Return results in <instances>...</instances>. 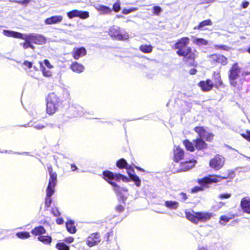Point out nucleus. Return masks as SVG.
<instances>
[{
	"label": "nucleus",
	"instance_id": "obj_1",
	"mask_svg": "<svg viewBox=\"0 0 250 250\" xmlns=\"http://www.w3.org/2000/svg\"><path fill=\"white\" fill-rule=\"evenodd\" d=\"M189 41L190 39L188 37L182 38L174 44V48L178 50L176 51L177 55L184 57L183 61L184 63L188 66H192L195 64V53L196 51L190 47H187Z\"/></svg>",
	"mask_w": 250,
	"mask_h": 250
},
{
	"label": "nucleus",
	"instance_id": "obj_2",
	"mask_svg": "<svg viewBox=\"0 0 250 250\" xmlns=\"http://www.w3.org/2000/svg\"><path fill=\"white\" fill-rule=\"evenodd\" d=\"M103 179L105 181L107 182L109 184L111 185L113 187V189L116 193L121 196L122 201L124 202L126 200V196L122 194L123 192H126L127 191V188L124 187H121L117 185L116 183L113 182V181L117 182H119L120 181L123 182H128L130 179L127 178L126 176L121 174L120 173H113L108 170H105L103 172Z\"/></svg>",
	"mask_w": 250,
	"mask_h": 250
},
{
	"label": "nucleus",
	"instance_id": "obj_3",
	"mask_svg": "<svg viewBox=\"0 0 250 250\" xmlns=\"http://www.w3.org/2000/svg\"><path fill=\"white\" fill-rule=\"evenodd\" d=\"M2 34L7 37L22 40L25 42H32L35 44L42 45L46 42L44 36L39 34H22L6 29L3 30Z\"/></svg>",
	"mask_w": 250,
	"mask_h": 250
},
{
	"label": "nucleus",
	"instance_id": "obj_4",
	"mask_svg": "<svg viewBox=\"0 0 250 250\" xmlns=\"http://www.w3.org/2000/svg\"><path fill=\"white\" fill-rule=\"evenodd\" d=\"M187 219L194 224H197L199 221H207L213 216L211 212H196L187 211L185 212Z\"/></svg>",
	"mask_w": 250,
	"mask_h": 250
},
{
	"label": "nucleus",
	"instance_id": "obj_5",
	"mask_svg": "<svg viewBox=\"0 0 250 250\" xmlns=\"http://www.w3.org/2000/svg\"><path fill=\"white\" fill-rule=\"evenodd\" d=\"M60 104V100L54 93H49L46 97V113L54 114Z\"/></svg>",
	"mask_w": 250,
	"mask_h": 250
},
{
	"label": "nucleus",
	"instance_id": "obj_6",
	"mask_svg": "<svg viewBox=\"0 0 250 250\" xmlns=\"http://www.w3.org/2000/svg\"><path fill=\"white\" fill-rule=\"evenodd\" d=\"M116 167L120 169H126L127 170H128V175H129L130 181L135 183V185H136V187H140L141 180H140L139 176L136 175V174L130 173L129 171L132 170L133 172V170L130 165H127V162L125 159L121 158L117 160V161H116Z\"/></svg>",
	"mask_w": 250,
	"mask_h": 250
},
{
	"label": "nucleus",
	"instance_id": "obj_7",
	"mask_svg": "<svg viewBox=\"0 0 250 250\" xmlns=\"http://www.w3.org/2000/svg\"><path fill=\"white\" fill-rule=\"evenodd\" d=\"M109 36L116 41H125L128 39V34L119 26L113 25L108 29Z\"/></svg>",
	"mask_w": 250,
	"mask_h": 250
},
{
	"label": "nucleus",
	"instance_id": "obj_8",
	"mask_svg": "<svg viewBox=\"0 0 250 250\" xmlns=\"http://www.w3.org/2000/svg\"><path fill=\"white\" fill-rule=\"evenodd\" d=\"M240 73V68L238 65V63L233 64L232 67L229 71V82L231 86L236 87L238 86V83L236 80L238 79Z\"/></svg>",
	"mask_w": 250,
	"mask_h": 250
},
{
	"label": "nucleus",
	"instance_id": "obj_9",
	"mask_svg": "<svg viewBox=\"0 0 250 250\" xmlns=\"http://www.w3.org/2000/svg\"><path fill=\"white\" fill-rule=\"evenodd\" d=\"M226 178L225 177H220L219 176L209 175L204 177L203 178L199 179L197 180L198 184L203 188L207 187L208 184L213 183L219 182L221 180Z\"/></svg>",
	"mask_w": 250,
	"mask_h": 250
},
{
	"label": "nucleus",
	"instance_id": "obj_10",
	"mask_svg": "<svg viewBox=\"0 0 250 250\" xmlns=\"http://www.w3.org/2000/svg\"><path fill=\"white\" fill-rule=\"evenodd\" d=\"M194 131L199 136L197 139L205 140L208 142H210L213 139L214 136L213 134L206 131V130L202 126L195 127Z\"/></svg>",
	"mask_w": 250,
	"mask_h": 250
},
{
	"label": "nucleus",
	"instance_id": "obj_11",
	"mask_svg": "<svg viewBox=\"0 0 250 250\" xmlns=\"http://www.w3.org/2000/svg\"><path fill=\"white\" fill-rule=\"evenodd\" d=\"M224 162L225 159L224 158L219 155H217L210 160L209 165L214 169L218 170L222 167Z\"/></svg>",
	"mask_w": 250,
	"mask_h": 250
},
{
	"label": "nucleus",
	"instance_id": "obj_12",
	"mask_svg": "<svg viewBox=\"0 0 250 250\" xmlns=\"http://www.w3.org/2000/svg\"><path fill=\"white\" fill-rule=\"evenodd\" d=\"M101 242V236L99 232L92 233L87 237L86 244L90 248L98 245Z\"/></svg>",
	"mask_w": 250,
	"mask_h": 250
},
{
	"label": "nucleus",
	"instance_id": "obj_13",
	"mask_svg": "<svg viewBox=\"0 0 250 250\" xmlns=\"http://www.w3.org/2000/svg\"><path fill=\"white\" fill-rule=\"evenodd\" d=\"M240 208L243 212L250 214V197H245L240 201Z\"/></svg>",
	"mask_w": 250,
	"mask_h": 250
},
{
	"label": "nucleus",
	"instance_id": "obj_14",
	"mask_svg": "<svg viewBox=\"0 0 250 250\" xmlns=\"http://www.w3.org/2000/svg\"><path fill=\"white\" fill-rule=\"evenodd\" d=\"M198 86L201 87L202 90L207 92L211 90L212 88L214 86V83L213 84L210 79H207L205 81L199 82Z\"/></svg>",
	"mask_w": 250,
	"mask_h": 250
},
{
	"label": "nucleus",
	"instance_id": "obj_15",
	"mask_svg": "<svg viewBox=\"0 0 250 250\" xmlns=\"http://www.w3.org/2000/svg\"><path fill=\"white\" fill-rule=\"evenodd\" d=\"M62 21V16L61 15H55L47 18L44 20V23L46 25L56 24L60 23Z\"/></svg>",
	"mask_w": 250,
	"mask_h": 250
},
{
	"label": "nucleus",
	"instance_id": "obj_16",
	"mask_svg": "<svg viewBox=\"0 0 250 250\" xmlns=\"http://www.w3.org/2000/svg\"><path fill=\"white\" fill-rule=\"evenodd\" d=\"M72 54H73V59L75 60H78L81 57H83L86 54V50L85 48L83 47L73 48Z\"/></svg>",
	"mask_w": 250,
	"mask_h": 250
},
{
	"label": "nucleus",
	"instance_id": "obj_17",
	"mask_svg": "<svg viewBox=\"0 0 250 250\" xmlns=\"http://www.w3.org/2000/svg\"><path fill=\"white\" fill-rule=\"evenodd\" d=\"M210 57H211V60H212V61L220 63L222 65H225L227 64V58L222 55L213 54L211 55Z\"/></svg>",
	"mask_w": 250,
	"mask_h": 250
},
{
	"label": "nucleus",
	"instance_id": "obj_18",
	"mask_svg": "<svg viewBox=\"0 0 250 250\" xmlns=\"http://www.w3.org/2000/svg\"><path fill=\"white\" fill-rule=\"evenodd\" d=\"M196 161L194 160H185L181 163V170L186 171L192 168Z\"/></svg>",
	"mask_w": 250,
	"mask_h": 250
},
{
	"label": "nucleus",
	"instance_id": "obj_19",
	"mask_svg": "<svg viewBox=\"0 0 250 250\" xmlns=\"http://www.w3.org/2000/svg\"><path fill=\"white\" fill-rule=\"evenodd\" d=\"M69 109L73 112V117H79L84 114V109L79 104L73 105Z\"/></svg>",
	"mask_w": 250,
	"mask_h": 250
},
{
	"label": "nucleus",
	"instance_id": "obj_20",
	"mask_svg": "<svg viewBox=\"0 0 250 250\" xmlns=\"http://www.w3.org/2000/svg\"><path fill=\"white\" fill-rule=\"evenodd\" d=\"M70 69L73 72L80 74L84 71V67L82 64L74 62L71 64Z\"/></svg>",
	"mask_w": 250,
	"mask_h": 250
},
{
	"label": "nucleus",
	"instance_id": "obj_21",
	"mask_svg": "<svg viewBox=\"0 0 250 250\" xmlns=\"http://www.w3.org/2000/svg\"><path fill=\"white\" fill-rule=\"evenodd\" d=\"M48 171L49 174V180L48 186H56L57 183V174L56 172H52L51 167L48 168Z\"/></svg>",
	"mask_w": 250,
	"mask_h": 250
},
{
	"label": "nucleus",
	"instance_id": "obj_22",
	"mask_svg": "<svg viewBox=\"0 0 250 250\" xmlns=\"http://www.w3.org/2000/svg\"><path fill=\"white\" fill-rule=\"evenodd\" d=\"M184 156V151L179 147L176 148L175 150H173V160H174V162H179Z\"/></svg>",
	"mask_w": 250,
	"mask_h": 250
},
{
	"label": "nucleus",
	"instance_id": "obj_23",
	"mask_svg": "<svg viewBox=\"0 0 250 250\" xmlns=\"http://www.w3.org/2000/svg\"><path fill=\"white\" fill-rule=\"evenodd\" d=\"M193 143H194L193 145H194L195 147L198 150L206 149L207 147V144L201 139H196L193 140Z\"/></svg>",
	"mask_w": 250,
	"mask_h": 250
},
{
	"label": "nucleus",
	"instance_id": "obj_24",
	"mask_svg": "<svg viewBox=\"0 0 250 250\" xmlns=\"http://www.w3.org/2000/svg\"><path fill=\"white\" fill-rule=\"evenodd\" d=\"M46 233V230L42 226H39L31 230V234L35 236L42 235Z\"/></svg>",
	"mask_w": 250,
	"mask_h": 250
},
{
	"label": "nucleus",
	"instance_id": "obj_25",
	"mask_svg": "<svg viewBox=\"0 0 250 250\" xmlns=\"http://www.w3.org/2000/svg\"><path fill=\"white\" fill-rule=\"evenodd\" d=\"M214 82H215V87L216 88L219 87H224V84L220 79V74L219 72H214L213 74Z\"/></svg>",
	"mask_w": 250,
	"mask_h": 250
},
{
	"label": "nucleus",
	"instance_id": "obj_26",
	"mask_svg": "<svg viewBox=\"0 0 250 250\" xmlns=\"http://www.w3.org/2000/svg\"><path fill=\"white\" fill-rule=\"evenodd\" d=\"M66 229H67V230H68V233L71 234H74L76 233V231H77L76 227L74 226L73 221L70 220L66 222Z\"/></svg>",
	"mask_w": 250,
	"mask_h": 250
},
{
	"label": "nucleus",
	"instance_id": "obj_27",
	"mask_svg": "<svg viewBox=\"0 0 250 250\" xmlns=\"http://www.w3.org/2000/svg\"><path fill=\"white\" fill-rule=\"evenodd\" d=\"M165 206L170 209H175L178 208V203L176 201L168 200L165 201Z\"/></svg>",
	"mask_w": 250,
	"mask_h": 250
},
{
	"label": "nucleus",
	"instance_id": "obj_28",
	"mask_svg": "<svg viewBox=\"0 0 250 250\" xmlns=\"http://www.w3.org/2000/svg\"><path fill=\"white\" fill-rule=\"evenodd\" d=\"M212 25V22L210 20L208 19L206 20L205 21H201L200 23H199V24L198 25L195 26L194 29H197V30H203V27L205 26H211Z\"/></svg>",
	"mask_w": 250,
	"mask_h": 250
},
{
	"label": "nucleus",
	"instance_id": "obj_29",
	"mask_svg": "<svg viewBox=\"0 0 250 250\" xmlns=\"http://www.w3.org/2000/svg\"><path fill=\"white\" fill-rule=\"evenodd\" d=\"M38 240L45 245H49L52 242V237L50 236L41 235L38 236Z\"/></svg>",
	"mask_w": 250,
	"mask_h": 250
},
{
	"label": "nucleus",
	"instance_id": "obj_30",
	"mask_svg": "<svg viewBox=\"0 0 250 250\" xmlns=\"http://www.w3.org/2000/svg\"><path fill=\"white\" fill-rule=\"evenodd\" d=\"M22 126H23L24 127L32 126L34 128H36V129H37V130H41L45 127L44 125H43L42 124H37L36 123H33L31 122H30L29 123L24 125H22Z\"/></svg>",
	"mask_w": 250,
	"mask_h": 250
},
{
	"label": "nucleus",
	"instance_id": "obj_31",
	"mask_svg": "<svg viewBox=\"0 0 250 250\" xmlns=\"http://www.w3.org/2000/svg\"><path fill=\"white\" fill-rule=\"evenodd\" d=\"M183 144H184V146L186 147L187 150L190 152H193L195 150V146L188 140H184Z\"/></svg>",
	"mask_w": 250,
	"mask_h": 250
},
{
	"label": "nucleus",
	"instance_id": "obj_32",
	"mask_svg": "<svg viewBox=\"0 0 250 250\" xmlns=\"http://www.w3.org/2000/svg\"><path fill=\"white\" fill-rule=\"evenodd\" d=\"M152 46L151 45L143 44L140 46V50L144 53L152 52Z\"/></svg>",
	"mask_w": 250,
	"mask_h": 250
},
{
	"label": "nucleus",
	"instance_id": "obj_33",
	"mask_svg": "<svg viewBox=\"0 0 250 250\" xmlns=\"http://www.w3.org/2000/svg\"><path fill=\"white\" fill-rule=\"evenodd\" d=\"M192 42L198 45H206L208 44V42L203 38H195Z\"/></svg>",
	"mask_w": 250,
	"mask_h": 250
},
{
	"label": "nucleus",
	"instance_id": "obj_34",
	"mask_svg": "<svg viewBox=\"0 0 250 250\" xmlns=\"http://www.w3.org/2000/svg\"><path fill=\"white\" fill-rule=\"evenodd\" d=\"M16 236H17V238L21 239H27L30 237L29 233L26 231H21L17 232L16 233Z\"/></svg>",
	"mask_w": 250,
	"mask_h": 250
},
{
	"label": "nucleus",
	"instance_id": "obj_35",
	"mask_svg": "<svg viewBox=\"0 0 250 250\" xmlns=\"http://www.w3.org/2000/svg\"><path fill=\"white\" fill-rule=\"evenodd\" d=\"M82 12V11L74 10L67 13V16H68V18L72 19L74 17H76L79 16V14H80Z\"/></svg>",
	"mask_w": 250,
	"mask_h": 250
},
{
	"label": "nucleus",
	"instance_id": "obj_36",
	"mask_svg": "<svg viewBox=\"0 0 250 250\" xmlns=\"http://www.w3.org/2000/svg\"><path fill=\"white\" fill-rule=\"evenodd\" d=\"M98 10L102 11L103 13L104 14H109L111 12V9L109 7L104 5H99V7H98Z\"/></svg>",
	"mask_w": 250,
	"mask_h": 250
},
{
	"label": "nucleus",
	"instance_id": "obj_37",
	"mask_svg": "<svg viewBox=\"0 0 250 250\" xmlns=\"http://www.w3.org/2000/svg\"><path fill=\"white\" fill-rule=\"evenodd\" d=\"M55 186H48L46 189V197H51L54 193V188Z\"/></svg>",
	"mask_w": 250,
	"mask_h": 250
},
{
	"label": "nucleus",
	"instance_id": "obj_38",
	"mask_svg": "<svg viewBox=\"0 0 250 250\" xmlns=\"http://www.w3.org/2000/svg\"><path fill=\"white\" fill-rule=\"evenodd\" d=\"M58 250H69V246L64 243H58L56 244Z\"/></svg>",
	"mask_w": 250,
	"mask_h": 250
},
{
	"label": "nucleus",
	"instance_id": "obj_39",
	"mask_svg": "<svg viewBox=\"0 0 250 250\" xmlns=\"http://www.w3.org/2000/svg\"><path fill=\"white\" fill-rule=\"evenodd\" d=\"M0 153H7L8 154H16L17 155H25L27 156H30L29 154V152H14L12 150H5L3 151H0Z\"/></svg>",
	"mask_w": 250,
	"mask_h": 250
},
{
	"label": "nucleus",
	"instance_id": "obj_40",
	"mask_svg": "<svg viewBox=\"0 0 250 250\" xmlns=\"http://www.w3.org/2000/svg\"><path fill=\"white\" fill-rule=\"evenodd\" d=\"M230 220V218L226 216L222 215L220 217V221H219V223L220 224L224 226L227 222H228Z\"/></svg>",
	"mask_w": 250,
	"mask_h": 250
},
{
	"label": "nucleus",
	"instance_id": "obj_41",
	"mask_svg": "<svg viewBox=\"0 0 250 250\" xmlns=\"http://www.w3.org/2000/svg\"><path fill=\"white\" fill-rule=\"evenodd\" d=\"M214 46H215V48H216V49H222L225 51H228L230 49L229 47L227 45H223V44H222V45L216 44V45H214Z\"/></svg>",
	"mask_w": 250,
	"mask_h": 250
},
{
	"label": "nucleus",
	"instance_id": "obj_42",
	"mask_svg": "<svg viewBox=\"0 0 250 250\" xmlns=\"http://www.w3.org/2000/svg\"><path fill=\"white\" fill-rule=\"evenodd\" d=\"M178 199H179V200L181 202H184L187 199V195L185 193L181 192L179 193V195H178Z\"/></svg>",
	"mask_w": 250,
	"mask_h": 250
},
{
	"label": "nucleus",
	"instance_id": "obj_43",
	"mask_svg": "<svg viewBox=\"0 0 250 250\" xmlns=\"http://www.w3.org/2000/svg\"><path fill=\"white\" fill-rule=\"evenodd\" d=\"M76 17L80 18L81 19H86L89 17V13L87 11H82L81 13Z\"/></svg>",
	"mask_w": 250,
	"mask_h": 250
},
{
	"label": "nucleus",
	"instance_id": "obj_44",
	"mask_svg": "<svg viewBox=\"0 0 250 250\" xmlns=\"http://www.w3.org/2000/svg\"><path fill=\"white\" fill-rule=\"evenodd\" d=\"M11 1L13 2L14 3H19L20 4L26 5L29 3V2H30V0H11Z\"/></svg>",
	"mask_w": 250,
	"mask_h": 250
},
{
	"label": "nucleus",
	"instance_id": "obj_45",
	"mask_svg": "<svg viewBox=\"0 0 250 250\" xmlns=\"http://www.w3.org/2000/svg\"><path fill=\"white\" fill-rule=\"evenodd\" d=\"M112 10L114 12H118L120 10V3L119 1H116L113 4V7H112Z\"/></svg>",
	"mask_w": 250,
	"mask_h": 250
},
{
	"label": "nucleus",
	"instance_id": "obj_46",
	"mask_svg": "<svg viewBox=\"0 0 250 250\" xmlns=\"http://www.w3.org/2000/svg\"><path fill=\"white\" fill-rule=\"evenodd\" d=\"M51 213L55 217H58L60 216L61 214L60 212H59V210H58V208L57 207L52 208Z\"/></svg>",
	"mask_w": 250,
	"mask_h": 250
},
{
	"label": "nucleus",
	"instance_id": "obj_47",
	"mask_svg": "<svg viewBox=\"0 0 250 250\" xmlns=\"http://www.w3.org/2000/svg\"><path fill=\"white\" fill-rule=\"evenodd\" d=\"M35 113H36V114L31 112V115L33 116L34 118H38L41 116V113H40V111H39V107H36V108H35Z\"/></svg>",
	"mask_w": 250,
	"mask_h": 250
},
{
	"label": "nucleus",
	"instance_id": "obj_48",
	"mask_svg": "<svg viewBox=\"0 0 250 250\" xmlns=\"http://www.w3.org/2000/svg\"><path fill=\"white\" fill-rule=\"evenodd\" d=\"M32 42H24L22 43H20V45H22L24 49H27L29 47H31V46L33 45L32 44Z\"/></svg>",
	"mask_w": 250,
	"mask_h": 250
},
{
	"label": "nucleus",
	"instance_id": "obj_49",
	"mask_svg": "<svg viewBox=\"0 0 250 250\" xmlns=\"http://www.w3.org/2000/svg\"><path fill=\"white\" fill-rule=\"evenodd\" d=\"M161 12H162V9L159 6H155L153 7V12H154V14L158 15Z\"/></svg>",
	"mask_w": 250,
	"mask_h": 250
},
{
	"label": "nucleus",
	"instance_id": "obj_50",
	"mask_svg": "<svg viewBox=\"0 0 250 250\" xmlns=\"http://www.w3.org/2000/svg\"><path fill=\"white\" fill-rule=\"evenodd\" d=\"M135 10H136V8H132L130 9H123V10H122V13L125 15H127Z\"/></svg>",
	"mask_w": 250,
	"mask_h": 250
},
{
	"label": "nucleus",
	"instance_id": "obj_51",
	"mask_svg": "<svg viewBox=\"0 0 250 250\" xmlns=\"http://www.w3.org/2000/svg\"><path fill=\"white\" fill-rule=\"evenodd\" d=\"M231 196V194L229 193H222L219 195V198L221 199H228Z\"/></svg>",
	"mask_w": 250,
	"mask_h": 250
},
{
	"label": "nucleus",
	"instance_id": "obj_52",
	"mask_svg": "<svg viewBox=\"0 0 250 250\" xmlns=\"http://www.w3.org/2000/svg\"><path fill=\"white\" fill-rule=\"evenodd\" d=\"M42 73H43V75L45 77H49L51 76V72L46 70L44 67H42Z\"/></svg>",
	"mask_w": 250,
	"mask_h": 250
},
{
	"label": "nucleus",
	"instance_id": "obj_53",
	"mask_svg": "<svg viewBox=\"0 0 250 250\" xmlns=\"http://www.w3.org/2000/svg\"><path fill=\"white\" fill-rule=\"evenodd\" d=\"M51 203H52V199H51V197H46L45 198V201H44V204H45V207L47 208H49L51 205Z\"/></svg>",
	"mask_w": 250,
	"mask_h": 250
},
{
	"label": "nucleus",
	"instance_id": "obj_54",
	"mask_svg": "<svg viewBox=\"0 0 250 250\" xmlns=\"http://www.w3.org/2000/svg\"><path fill=\"white\" fill-rule=\"evenodd\" d=\"M202 190H203V188H202V187L195 186V187H193V188H192V193H197V192H199Z\"/></svg>",
	"mask_w": 250,
	"mask_h": 250
},
{
	"label": "nucleus",
	"instance_id": "obj_55",
	"mask_svg": "<svg viewBox=\"0 0 250 250\" xmlns=\"http://www.w3.org/2000/svg\"><path fill=\"white\" fill-rule=\"evenodd\" d=\"M242 137L246 139V140L250 141V131H246V133H243L241 134Z\"/></svg>",
	"mask_w": 250,
	"mask_h": 250
},
{
	"label": "nucleus",
	"instance_id": "obj_56",
	"mask_svg": "<svg viewBox=\"0 0 250 250\" xmlns=\"http://www.w3.org/2000/svg\"><path fill=\"white\" fill-rule=\"evenodd\" d=\"M23 65L27 66L29 68H32V66H33V64L32 62H28V61H24V62H23Z\"/></svg>",
	"mask_w": 250,
	"mask_h": 250
},
{
	"label": "nucleus",
	"instance_id": "obj_57",
	"mask_svg": "<svg viewBox=\"0 0 250 250\" xmlns=\"http://www.w3.org/2000/svg\"><path fill=\"white\" fill-rule=\"evenodd\" d=\"M44 65L46 66L47 68L49 69H51L52 68V66L51 64L49 63V61H48V60H44Z\"/></svg>",
	"mask_w": 250,
	"mask_h": 250
},
{
	"label": "nucleus",
	"instance_id": "obj_58",
	"mask_svg": "<svg viewBox=\"0 0 250 250\" xmlns=\"http://www.w3.org/2000/svg\"><path fill=\"white\" fill-rule=\"evenodd\" d=\"M73 240H74L73 237H71V236L66 237V238H64V240H63V241H64V242H65L67 243H71L73 242Z\"/></svg>",
	"mask_w": 250,
	"mask_h": 250
},
{
	"label": "nucleus",
	"instance_id": "obj_59",
	"mask_svg": "<svg viewBox=\"0 0 250 250\" xmlns=\"http://www.w3.org/2000/svg\"><path fill=\"white\" fill-rule=\"evenodd\" d=\"M116 210L119 212H121L124 211V207L121 205H118L116 207Z\"/></svg>",
	"mask_w": 250,
	"mask_h": 250
},
{
	"label": "nucleus",
	"instance_id": "obj_60",
	"mask_svg": "<svg viewBox=\"0 0 250 250\" xmlns=\"http://www.w3.org/2000/svg\"><path fill=\"white\" fill-rule=\"evenodd\" d=\"M56 223L58 225H62L63 224V219L62 217L58 218L56 219Z\"/></svg>",
	"mask_w": 250,
	"mask_h": 250
},
{
	"label": "nucleus",
	"instance_id": "obj_61",
	"mask_svg": "<svg viewBox=\"0 0 250 250\" xmlns=\"http://www.w3.org/2000/svg\"><path fill=\"white\" fill-rule=\"evenodd\" d=\"M248 6H249V2L247 1H244L242 2V4H241V6H242V8L244 9H246Z\"/></svg>",
	"mask_w": 250,
	"mask_h": 250
},
{
	"label": "nucleus",
	"instance_id": "obj_62",
	"mask_svg": "<svg viewBox=\"0 0 250 250\" xmlns=\"http://www.w3.org/2000/svg\"><path fill=\"white\" fill-rule=\"evenodd\" d=\"M70 166H71V169H72V171H75L77 170V167L75 164H71Z\"/></svg>",
	"mask_w": 250,
	"mask_h": 250
},
{
	"label": "nucleus",
	"instance_id": "obj_63",
	"mask_svg": "<svg viewBox=\"0 0 250 250\" xmlns=\"http://www.w3.org/2000/svg\"><path fill=\"white\" fill-rule=\"evenodd\" d=\"M196 73V69L195 68H192L190 69L189 70V74L191 75H195Z\"/></svg>",
	"mask_w": 250,
	"mask_h": 250
},
{
	"label": "nucleus",
	"instance_id": "obj_64",
	"mask_svg": "<svg viewBox=\"0 0 250 250\" xmlns=\"http://www.w3.org/2000/svg\"><path fill=\"white\" fill-rule=\"evenodd\" d=\"M135 168H136V169L141 171V172H144V169L142 168H141L140 167L138 166H135Z\"/></svg>",
	"mask_w": 250,
	"mask_h": 250
}]
</instances>
